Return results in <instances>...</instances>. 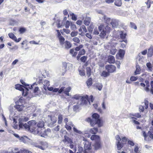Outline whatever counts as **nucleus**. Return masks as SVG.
Masks as SVG:
<instances>
[{
	"label": "nucleus",
	"mask_w": 153,
	"mask_h": 153,
	"mask_svg": "<svg viewBox=\"0 0 153 153\" xmlns=\"http://www.w3.org/2000/svg\"><path fill=\"white\" fill-rule=\"evenodd\" d=\"M99 118V115L96 113H94L92 115L91 118H88L86 119V120L88 122H90L92 126H93L97 124L99 126H101L100 120Z\"/></svg>",
	"instance_id": "1"
},
{
	"label": "nucleus",
	"mask_w": 153,
	"mask_h": 153,
	"mask_svg": "<svg viewBox=\"0 0 153 153\" xmlns=\"http://www.w3.org/2000/svg\"><path fill=\"white\" fill-rule=\"evenodd\" d=\"M99 118V115L96 113H94L92 115L91 118H88L86 119V120L88 122H90L92 126H93L97 124L99 126H101L100 120Z\"/></svg>",
	"instance_id": "2"
},
{
	"label": "nucleus",
	"mask_w": 153,
	"mask_h": 153,
	"mask_svg": "<svg viewBox=\"0 0 153 153\" xmlns=\"http://www.w3.org/2000/svg\"><path fill=\"white\" fill-rule=\"evenodd\" d=\"M25 129L31 131H36L37 125L35 120H32L28 122L27 124L25 125Z\"/></svg>",
	"instance_id": "3"
},
{
	"label": "nucleus",
	"mask_w": 153,
	"mask_h": 153,
	"mask_svg": "<svg viewBox=\"0 0 153 153\" xmlns=\"http://www.w3.org/2000/svg\"><path fill=\"white\" fill-rule=\"evenodd\" d=\"M99 31L100 32V36L102 38H104L107 33H109L110 30V27L107 25L105 27L104 24H101L98 27Z\"/></svg>",
	"instance_id": "4"
},
{
	"label": "nucleus",
	"mask_w": 153,
	"mask_h": 153,
	"mask_svg": "<svg viewBox=\"0 0 153 153\" xmlns=\"http://www.w3.org/2000/svg\"><path fill=\"white\" fill-rule=\"evenodd\" d=\"M83 143L84 144V153H88L89 152L91 153H94V152L93 150L92 146H91V143L90 142L85 140Z\"/></svg>",
	"instance_id": "5"
},
{
	"label": "nucleus",
	"mask_w": 153,
	"mask_h": 153,
	"mask_svg": "<svg viewBox=\"0 0 153 153\" xmlns=\"http://www.w3.org/2000/svg\"><path fill=\"white\" fill-rule=\"evenodd\" d=\"M44 126V122L42 121L39 122L37 124V128L36 130V132L38 134L42 137H44L43 135V132L42 128Z\"/></svg>",
	"instance_id": "6"
},
{
	"label": "nucleus",
	"mask_w": 153,
	"mask_h": 153,
	"mask_svg": "<svg viewBox=\"0 0 153 153\" xmlns=\"http://www.w3.org/2000/svg\"><path fill=\"white\" fill-rule=\"evenodd\" d=\"M29 118L27 117H22L19 118V127L21 128H24L25 124H27L24 122L28 121L29 120Z\"/></svg>",
	"instance_id": "7"
},
{
	"label": "nucleus",
	"mask_w": 153,
	"mask_h": 153,
	"mask_svg": "<svg viewBox=\"0 0 153 153\" xmlns=\"http://www.w3.org/2000/svg\"><path fill=\"white\" fill-rule=\"evenodd\" d=\"M144 138L146 140L149 139V137L152 139H153V126L151 127L150 130L149 131L147 135L146 133L144 131Z\"/></svg>",
	"instance_id": "8"
},
{
	"label": "nucleus",
	"mask_w": 153,
	"mask_h": 153,
	"mask_svg": "<svg viewBox=\"0 0 153 153\" xmlns=\"http://www.w3.org/2000/svg\"><path fill=\"white\" fill-rule=\"evenodd\" d=\"M93 150H96L99 149L101 147V145L100 141L95 142V143L92 145Z\"/></svg>",
	"instance_id": "9"
},
{
	"label": "nucleus",
	"mask_w": 153,
	"mask_h": 153,
	"mask_svg": "<svg viewBox=\"0 0 153 153\" xmlns=\"http://www.w3.org/2000/svg\"><path fill=\"white\" fill-rule=\"evenodd\" d=\"M105 68L108 72L112 73L116 70V67L114 65H110L105 66Z\"/></svg>",
	"instance_id": "10"
},
{
	"label": "nucleus",
	"mask_w": 153,
	"mask_h": 153,
	"mask_svg": "<svg viewBox=\"0 0 153 153\" xmlns=\"http://www.w3.org/2000/svg\"><path fill=\"white\" fill-rule=\"evenodd\" d=\"M145 82L146 83V87L145 88V90L147 92L149 91L150 90L152 94H153V81H152L151 82L150 84L151 88L150 90L149 88L150 87L149 83V82L147 83V82H146V81H145Z\"/></svg>",
	"instance_id": "11"
},
{
	"label": "nucleus",
	"mask_w": 153,
	"mask_h": 153,
	"mask_svg": "<svg viewBox=\"0 0 153 153\" xmlns=\"http://www.w3.org/2000/svg\"><path fill=\"white\" fill-rule=\"evenodd\" d=\"M82 103L85 104H87L88 103H90V101L88 99V97L87 95L82 96L81 97V99Z\"/></svg>",
	"instance_id": "12"
},
{
	"label": "nucleus",
	"mask_w": 153,
	"mask_h": 153,
	"mask_svg": "<svg viewBox=\"0 0 153 153\" xmlns=\"http://www.w3.org/2000/svg\"><path fill=\"white\" fill-rule=\"evenodd\" d=\"M39 84H42L43 85H50V82L49 81L47 80L44 79H40L38 82Z\"/></svg>",
	"instance_id": "13"
},
{
	"label": "nucleus",
	"mask_w": 153,
	"mask_h": 153,
	"mask_svg": "<svg viewBox=\"0 0 153 153\" xmlns=\"http://www.w3.org/2000/svg\"><path fill=\"white\" fill-rule=\"evenodd\" d=\"M110 24L112 25L113 27H115L118 25V21L116 19H112Z\"/></svg>",
	"instance_id": "14"
},
{
	"label": "nucleus",
	"mask_w": 153,
	"mask_h": 153,
	"mask_svg": "<svg viewBox=\"0 0 153 153\" xmlns=\"http://www.w3.org/2000/svg\"><path fill=\"white\" fill-rule=\"evenodd\" d=\"M48 117L50 118L51 121V123L52 124H53L56 122L57 121V118L56 117L52 115H48Z\"/></svg>",
	"instance_id": "15"
},
{
	"label": "nucleus",
	"mask_w": 153,
	"mask_h": 153,
	"mask_svg": "<svg viewBox=\"0 0 153 153\" xmlns=\"http://www.w3.org/2000/svg\"><path fill=\"white\" fill-rule=\"evenodd\" d=\"M91 139L92 140H95V142L100 141L99 136L95 134L92 135L91 137Z\"/></svg>",
	"instance_id": "16"
},
{
	"label": "nucleus",
	"mask_w": 153,
	"mask_h": 153,
	"mask_svg": "<svg viewBox=\"0 0 153 153\" xmlns=\"http://www.w3.org/2000/svg\"><path fill=\"white\" fill-rule=\"evenodd\" d=\"M108 61L110 63H114L115 62L114 57L112 55L109 56L108 58Z\"/></svg>",
	"instance_id": "17"
},
{
	"label": "nucleus",
	"mask_w": 153,
	"mask_h": 153,
	"mask_svg": "<svg viewBox=\"0 0 153 153\" xmlns=\"http://www.w3.org/2000/svg\"><path fill=\"white\" fill-rule=\"evenodd\" d=\"M91 22V18L88 17H86L83 23L86 25H88Z\"/></svg>",
	"instance_id": "18"
},
{
	"label": "nucleus",
	"mask_w": 153,
	"mask_h": 153,
	"mask_svg": "<svg viewBox=\"0 0 153 153\" xmlns=\"http://www.w3.org/2000/svg\"><path fill=\"white\" fill-rule=\"evenodd\" d=\"M143 55V51L141 52V53H139L138 55L137 59L141 63L143 62V56H142L141 55Z\"/></svg>",
	"instance_id": "19"
},
{
	"label": "nucleus",
	"mask_w": 153,
	"mask_h": 153,
	"mask_svg": "<svg viewBox=\"0 0 153 153\" xmlns=\"http://www.w3.org/2000/svg\"><path fill=\"white\" fill-rule=\"evenodd\" d=\"M65 44V48L68 49L70 48L71 46V44L70 42L68 41H66L64 43Z\"/></svg>",
	"instance_id": "20"
},
{
	"label": "nucleus",
	"mask_w": 153,
	"mask_h": 153,
	"mask_svg": "<svg viewBox=\"0 0 153 153\" xmlns=\"http://www.w3.org/2000/svg\"><path fill=\"white\" fill-rule=\"evenodd\" d=\"M16 109L19 111H22L24 108L23 105H16L15 106Z\"/></svg>",
	"instance_id": "21"
},
{
	"label": "nucleus",
	"mask_w": 153,
	"mask_h": 153,
	"mask_svg": "<svg viewBox=\"0 0 153 153\" xmlns=\"http://www.w3.org/2000/svg\"><path fill=\"white\" fill-rule=\"evenodd\" d=\"M125 53V51L121 49L119 50L118 54L120 56V58L121 59L124 56Z\"/></svg>",
	"instance_id": "22"
},
{
	"label": "nucleus",
	"mask_w": 153,
	"mask_h": 153,
	"mask_svg": "<svg viewBox=\"0 0 153 153\" xmlns=\"http://www.w3.org/2000/svg\"><path fill=\"white\" fill-rule=\"evenodd\" d=\"M71 90V88L70 87H68L66 88H65L64 90V93L67 96H69V92H70Z\"/></svg>",
	"instance_id": "23"
},
{
	"label": "nucleus",
	"mask_w": 153,
	"mask_h": 153,
	"mask_svg": "<svg viewBox=\"0 0 153 153\" xmlns=\"http://www.w3.org/2000/svg\"><path fill=\"white\" fill-rule=\"evenodd\" d=\"M146 5L144 6L145 9L147 10L149 9L151 6L152 2L150 0H148L146 2Z\"/></svg>",
	"instance_id": "24"
},
{
	"label": "nucleus",
	"mask_w": 153,
	"mask_h": 153,
	"mask_svg": "<svg viewBox=\"0 0 153 153\" xmlns=\"http://www.w3.org/2000/svg\"><path fill=\"white\" fill-rule=\"evenodd\" d=\"M24 88L22 91V93L23 95L24 96H26L28 93V88H24Z\"/></svg>",
	"instance_id": "25"
},
{
	"label": "nucleus",
	"mask_w": 153,
	"mask_h": 153,
	"mask_svg": "<svg viewBox=\"0 0 153 153\" xmlns=\"http://www.w3.org/2000/svg\"><path fill=\"white\" fill-rule=\"evenodd\" d=\"M15 88L16 89L19 90L21 91H22L24 88H25V87H23L22 85L20 84L16 85H15Z\"/></svg>",
	"instance_id": "26"
},
{
	"label": "nucleus",
	"mask_w": 153,
	"mask_h": 153,
	"mask_svg": "<svg viewBox=\"0 0 153 153\" xmlns=\"http://www.w3.org/2000/svg\"><path fill=\"white\" fill-rule=\"evenodd\" d=\"M140 69L139 66L138 65H137L136 67V70L134 73V75H136L137 74H140Z\"/></svg>",
	"instance_id": "27"
},
{
	"label": "nucleus",
	"mask_w": 153,
	"mask_h": 153,
	"mask_svg": "<svg viewBox=\"0 0 153 153\" xmlns=\"http://www.w3.org/2000/svg\"><path fill=\"white\" fill-rule=\"evenodd\" d=\"M98 131V129L96 128H94L90 129L89 132L92 134H96Z\"/></svg>",
	"instance_id": "28"
},
{
	"label": "nucleus",
	"mask_w": 153,
	"mask_h": 153,
	"mask_svg": "<svg viewBox=\"0 0 153 153\" xmlns=\"http://www.w3.org/2000/svg\"><path fill=\"white\" fill-rule=\"evenodd\" d=\"M146 66L148 68V70L150 71H152V66L150 62H148L146 63Z\"/></svg>",
	"instance_id": "29"
},
{
	"label": "nucleus",
	"mask_w": 153,
	"mask_h": 153,
	"mask_svg": "<svg viewBox=\"0 0 153 153\" xmlns=\"http://www.w3.org/2000/svg\"><path fill=\"white\" fill-rule=\"evenodd\" d=\"M60 43L61 45H63L64 44V42L65 40V38L62 36H60L59 38Z\"/></svg>",
	"instance_id": "30"
},
{
	"label": "nucleus",
	"mask_w": 153,
	"mask_h": 153,
	"mask_svg": "<svg viewBox=\"0 0 153 153\" xmlns=\"http://www.w3.org/2000/svg\"><path fill=\"white\" fill-rule=\"evenodd\" d=\"M67 68V64L66 63H63L62 66V72L63 73H65L66 71V68Z\"/></svg>",
	"instance_id": "31"
},
{
	"label": "nucleus",
	"mask_w": 153,
	"mask_h": 153,
	"mask_svg": "<svg viewBox=\"0 0 153 153\" xmlns=\"http://www.w3.org/2000/svg\"><path fill=\"white\" fill-rule=\"evenodd\" d=\"M122 0H116L114 2V4L116 6L119 7L122 4Z\"/></svg>",
	"instance_id": "32"
},
{
	"label": "nucleus",
	"mask_w": 153,
	"mask_h": 153,
	"mask_svg": "<svg viewBox=\"0 0 153 153\" xmlns=\"http://www.w3.org/2000/svg\"><path fill=\"white\" fill-rule=\"evenodd\" d=\"M87 75L89 77L91 75V69L89 67H88L86 68Z\"/></svg>",
	"instance_id": "33"
},
{
	"label": "nucleus",
	"mask_w": 153,
	"mask_h": 153,
	"mask_svg": "<svg viewBox=\"0 0 153 153\" xmlns=\"http://www.w3.org/2000/svg\"><path fill=\"white\" fill-rule=\"evenodd\" d=\"M8 36L10 38L14 40L16 39V37L12 33H10L8 34Z\"/></svg>",
	"instance_id": "34"
},
{
	"label": "nucleus",
	"mask_w": 153,
	"mask_h": 153,
	"mask_svg": "<svg viewBox=\"0 0 153 153\" xmlns=\"http://www.w3.org/2000/svg\"><path fill=\"white\" fill-rule=\"evenodd\" d=\"M78 33V32L77 31L73 30L71 33V37H73L76 36Z\"/></svg>",
	"instance_id": "35"
},
{
	"label": "nucleus",
	"mask_w": 153,
	"mask_h": 153,
	"mask_svg": "<svg viewBox=\"0 0 153 153\" xmlns=\"http://www.w3.org/2000/svg\"><path fill=\"white\" fill-rule=\"evenodd\" d=\"M153 49H149L147 53L148 56V57H151L153 55Z\"/></svg>",
	"instance_id": "36"
},
{
	"label": "nucleus",
	"mask_w": 153,
	"mask_h": 153,
	"mask_svg": "<svg viewBox=\"0 0 153 153\" xmlns=\"http://www.w3.org/2000/svg\"><path fill=\"white\" fill-rule=\"evenodd\" d=\"M103 19L105 23L108 24L110 22L111 19L110 18L106 17L105 16H103Z\"/></svg>",
	"instance_id": "37"
},
{
	"label": "nucleus",
	"mask_w": 153,
	"mask_h": 153,
	"mask_svg": "<svg viewBox=\"0 0 153 153\" xmlns=\"http://www.w3.org/2000/svg\"><path fill=\"white\" fill-rule=\"evenodd\" d=\"M117 50L114 47H112L110 50V53L112 55H114L117 51Z\"/></svg>",
	"instance_id": "38"
},
{
	"label": "nucleus",
	"mask_w": 153,
	"mask_h": 153,
	"mask_svg": "<svg viewBox=\"0 0 153 153\" xmlns=\"http://www.w3.org/2000/svg\"><path fill=\"white\" fill-rule=\"evenodd\" d=\"M120 36L121 39H124L125 38L126 34V33H124L123 31H121L120 32Z\"/></svg>",
	"instance_id": "39"
},
{
	"label": "nucleus",
	"mask_w": 153,
	"mask_h": 153,
	"mask_svg": "<svg viewBox=\"0 0 153 153\" xmlns=\"http://www.w3.org/2000/svg\"><path fill=\"white\" fill-rule=\"evenodd\" d=\"M86 84L88 86H90L92 84V79L90 78L86 81Z\"/></svg>",
	"instance_id": "40"
},
{
	"label": "nucleus",
	"mask_w": 153,
	"mask_h": 153,
	"mask_svg": "<svg viewBox=\"0 0 153 153\" xmlns=\"http://www.w3.org/2000/svg\"><path fill=\"white\" fill-rule=\"evenodd\" d=\"M94 28V25L93 24H91L88 27V29L90 32L92 33Z\"/></svg>",
	"instance_id": "41"
},
{
	"label": "nucleus",
	"mask_w": 153,
	"mask_h": 153,
	"mask_svg": "<svg viewBox=\"0 0 153 153\" xmlns=\"http://www.w3.org/2000/svg\"><path fill=\"white\" fill-rule=\"evenodd\" d=\"M70 53L73 56H76L77 53L76 52L74 51V50L73 49H71L70 50Z\"/></svg>",
	"instance_id": "42"
},
{
	"label": "nucleus",
	"mask_w": 153,
	"mask_h": 153,
	"mask_svg": "<svg viewBox=\"0 0 153 153\" xmlns=\"http://www.w3.org/2000/svg\"><path fill=\"white\" fill-rule=\"evenodd\" d=\"M117 146L118 150H120L123 146V144H121L120 142H117Z\"/></svg>",
	"instance_id": "43"
},
{
	"label": "nucleus",
	"mask_w": 153,
	"mask_h": 153,
	"mask_svg": "<svg viewBox=\"0 0 153 153\" xmlns=\"http://www.w3.org/2000/svg\"><path fill=\"white\" fill-rule=\"evenodd\" d=\"M65 140L68 143H72V141L71 139L69 137L67 136H65Z\"/></svg>",
	"instance_id": "44"
},
{
	"label": "nucleus",
	"mask_w": 153,
	"mask_h": 153,
	"mask_svg": "<svg viewBox=\"0 0 153 153\" xmlns=\"http://www.w3.org/2000/svg\"><path fill=\"white\" fill-rule=\"evenodd\" d=\"M58 123L59 124H60L62 122V116L61 114H59V115L58 118Z\"/></svg>",
	"instance_id": "45"
},
{
	"label": "nucleus",
	"mask_w": 153,
	"mask_h": 153,
	"mask_svg": "<svg viewBox=\"0 0 153 153\" xmlns=\"http://www.w3.org/2000/svg\"><path fill=\"white\" fill-rule=\"evenodd\" d=\"M17 22L13 19H11L10 21V24L12 26H14L17 24Z\"/></svg>",
	"instance_id": "46"
},
{
	"label": "nucleus",
	"mask_w": 153,
	"mask_h": 153,
	"mask_svg": "<svg viewBox=\"0 0 153 153\" xmlns=\"http://www.w3.org/2000/svg\"><path fill=\"white\" fill-rule=\"evenodd\" d=\"M70 28L73 30H75L77 29L76 26L75 25L71 23L70 25Z\"/></svg>",
	"instance_id": "47"
},
{
	"label": "nucleus",
	"mask_w": 153,
	"mask_h": 153,
	"mask_svg": "<svg viewBox=\"0 0 153 153\" xmlns=\"http://www.w3.org/2000/svg\"><path fill=\"white\" fill-rule=\"evenodd\" d=\"M109 75V74L108 72H107L105 71H102L101 76H103L104 77H107Z\"/></svg>",
	"instance_id": "48"
},
{
	"label": "nucleus",
	"mask_w": 153,
	"mask_h": 153,
	"mask_svg": "<svg viewBox=\"0 0 153 153\" xmlns=\"http://www.w3.org/2000/svg\"><path fill=\"white\" fill-rule=\"evenodd\" d=\"M40 143L42 146L45 147V149L46 148H47L48 147V144L46 142H41Z\"/></svg>",
	"instance_id": "49"
},
{
	"label": "nucleus",
	"mask_w": 153,
	"mask_h": 153,
	"mask_svg": "<svg viewBox=\"0 0 153 153\" xmlns=\"http://www.w3.org/2000/svg\"><path fill=\"white\" fill-rule=\"evenodd\" d=\"M73 41L77 43H79L80 42V40L79 38L77 37H74L72 39Z\"/></svg>",
	"instance_id": "50"
},
{
	"label": "nucleus",
	"mask_w": 153,
	"mask_h": 153,
	"mask_svg": "<svg viewBox=\"0 0 153 153\" xmlns=\"http://www.w3.org/2000/svg\"><path fill=\"white\" fill-rule=\"evenodd\" d=\"M87 56H83L80 58V59L81 62H85L87 60Z\"/></svg>",
	"instance_id": "51"
},
{
	"label": "nucleus",
	"mask_w": 153,
	"mask_h": 153,
	"mask_svg": "<svg viewBox=\"0 0 153 153\" xmlns=\"http://www.w3.org/2000/svg\"><path fill=\"white\" fill-rule=\"evenodd\" d=\"M79 72L81 76H83L85 74L84 71L83 70H79Z\"/></svg>",
	"instance_id": "52"
},
{
	"label": "nucleus",
	"mask_w": 153,
	"mask_h": 153,
	"mask_svg": "<svg viewBox=\"0 0 153 153\" xmlns=\"http://www.w3.org/2000/svg\"><path fill=\"white\" fill-rule=\"evenodd\" d=\"M96 86L98 89L99 91H100L102 87V85L101 83H99L97 84Z\"/></svg>",
	"instance_id": "53"
},
{
	"label": "nucleus",
	"mask_w": 153,
	"mask_h": 153,
	"mask_svg": "<svg viewBox=\"0 0 153 153\" xmlns=\"http://www.w3.org/2000/svg\"><path fill=\"white\" fill-rule=\"evenodd\" d=\"M26 31V29L24 27H21L19 29V31L20 33H23L25 32Z\"/></svg>",
	"instance_id": "54"
},
{
	"label": "nucleus",
	"mask_w": 153,
	"mask_h": 153,
	"mask_svg": "<svg viewBox=\"0 0 153 153\" xmlns=\"http://www.w3.org/2000/svg\"><path fill=\"white\" fill-rule=\"evenodd\" d=\"M83 45H79L78 46L76 47L75 48V50L76 51H80L81 49L83 48Z\"/></svg>",
	"instance_id": "55"
},
{
	"label": "nucleus",
	"mask_w": 153,
	"mask_h": 153,
	"mask_svg": "<svg viewBox=\"0 0 153 153\" xmlns=\"http://www.w3.org/2000/svg\"><path fill=\"white\" fill-rule=\"evenodd\" d=\"M123 41L125 42V43H126V44L122 43L121 44V46L122 48H125V47H126V44L127 42V40H124L123 39L122 40V41H121V42H122Z\"/></svg>",
	"instance_id": "56"
},
{
	"label": "nucleus",
	"mask_w": 153,
	"mask_h": 153,
	"mask_svg": "<svg viewBox=\"0 0 153 153\" xmlns=\"http://www.w3.org/2000/svg\"><path fill=\"white\" fill-rule=\"evenodd\" d=\"M81 97L79 94H76L72 98H74L77 100L79 99H81Z\"/></svg>",
	"instance_id": "57"
},
{
	"label": "nucleus",
	"mask_w": 153,
	"mask_h": 153,
	"mask_svg": "<svg viewBox=\"0 0 153 153\" xmlns=\"http://www.w3.org/2000/svg\"><path fill=\"white\" fill-rule=\"evenodd\" d=\"M130 27L135 30L137 29V27L135 24L132 22H130Z\"/></svg>",
	"instance_id": "58"
},
{
	"label": "nucleus",
	"mask_w": 153,
	"mask_h": 153,
	"mask_svg": "<svg viewBox=\"0 0 153 153\" xmlns=\"http://www.w3.org/2000/svg\"><path fill=\"white\" fill-rule=\"evenodd\" d=\"M85 53V50L84 49H82L80 50L78 53L79 55L82 56L84 55Z\"/></svg>",
	"instance_id": "59"
},
{
	"label": "nucleus",
	"mask_w": 153,
	"mask_h": 153,
	"mask_svg": "<svg viewBox=\"0 0 153 153\" xmlns=\"http://www.w3.org/2000/svg\"><path fill=\"white\" fill-rule=\"evenodd\" d=\"M70 15L72 16V20L76 21L77 20V17L74 13L70 14Z\"/></svg>",
	"instance_id": "60"
},
{
	"label": "nucleus",
	"mask_w": 153,
	"mask_h": 153,
	"mask_svg": "<svg viewBox=\"0 0 153 153\" xmlns=\"http://www.w3.org/2000/svg\"><path fill=\"white\" fill-rule=\"evenodd\" d=\"M130 116L132 115L133 116L137 118H139V117H140L141 116V115L138 113H135V114H130Z\"/></svg>",
	"instance_id": "61"
},
{
	"label": "nucleus",
	"mask_w": 153,
	"mask_h": 153,
	"mask_svg": "<svg viewBox=\"0 0 153 153\" xmlns=\"http://www.w3.org/2000/svg\"><path fill=\"white\" fill-rule=\"evenodd\" d=\"M137 79V77L134 76H131L130 77V80L131 81H135Z\"/></svg>",
	"instance_id": "62"
},
{
	"label": "nucleus",
	"mask_w": 153,
	"mask_h": 153,
	"mask_svg": "<svg viewBox=\"0 0 153 153\" xmlns=\"http://www.w3.org/2000/svg\"><path fill=\"white\" fill-rule=\"evenodd\" d=\"M127 141V139L126 137H123L122 138V144H124L126 143Z\"/></svg>",
	"instance_id": "63"
},
{
	"label": "nucleus",
	"mask_w": 153,
	"mask_h": 153,
	"mask_svg": "<svg viewBox=\"0 0 153 153\" xmlns=\"http://www.w3.org/2000/svg\"><path fill=\"white\" fill-rule=\"evenodd\" d=\"M21 153H32V152L27 150L24 149L21 151Z\"/></svg>",
	"instance_id": "64"
}]
</instances>
